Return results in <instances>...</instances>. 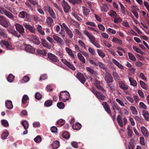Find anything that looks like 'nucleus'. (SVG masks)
Segmentation results:
<instances>
[{
	"mask_svg": "<svg viewBox=\"0 0 149 149\" xmlns=\"http://www.w3.org/2000/svg\"><path fill=\"white\" fill-rule=\"evenodd\" d=\"M70 98V94L66 91H62L60 93L59 100L61 101L65 102L68 100Z\"/></svg>",
	"mask_w": 149,
	"mask_h": 149,
	"instance_id": "obj_1",
	"label": "nucleus"
},
{
	"mask_svg": "<svg viewBox=\"0 0 149 149\" xmlns=\"http://www.w3.org/2000/svg\"><path fill=\"white\" fill-rule=\"evenodd\" d=\"M0 45L2 47H6L8 49L12 50L14 48V46L10 42L6 41L5 40H2L0 43Z\"/></svg>",
	"mask_w": 149,
	"mask_h": 149,
	"instance_id": "obj_2",
	"label": "nucleus"
},
{
	"mask_svg": "<svg viewBox=\"0 0 149 149\" xmlns=\"http://www.w3.org/2000/svg\"><path fill=\"white\" fill-rule=\"evenodd\" d=\"M44 10L45 11H48L50 15L53 19L56 18V14L53 9L49 5L45 6L44 7Z\"/></svg>",
	"mask_w": 149,
	"mask_h": 149,
	"instance_id": "obj_3",
	"label": "nucleus"
},
{
	"mask_svg": "<svg viewBox=\"0 0 149 149\" xmlns=\"http://www.w3.org/2000/svg\"><path fill=\"white\" fill-rule=\"evenodd\" d=\"M48 58L52 62L56 63V64L59 66L62 67V65L61 63H59L58 59L57 57L54 55L51 54L49 53L48 54Z\"/></svg>",
	"mask_w": 149,
	"mask_h": 149,
	"instance_id": "obj_4",
	"label": "nucleus"
},
{
	"mask_svg": "<svg viewBox=\"0 0 149 149\" xmlns=\"http://www.w3.org/2000/svg\"><path fill=\"white\" fill-rule=\"evenodd\" d=\"M84 33L86 36L89 39V41L92 44L96 41L95 37L86 30H84Z\"/></svg>",
	"mask_w": 149,
	"mask_h": 149,
	"instance_id": "obj_5",
	"label": "nucleus"
},
{
	"mask_svg": "<svg viewBox=\"0 0 149 149\" xmlns=\"http://www.w3.org/2000/svg\"><path fill=\"white\" fill-rule=\"evenodd\" d=\"M117 121L119 126L122 127L123 125H125L127 122V119L124 118L123 120L122 119V116L121 115H118L117 117Z\"/></svg>",
	"mask_w": 149,
	"mask_h": 149,
	"instance_id": "obj_6",
	"label": "nucleus"
},
{
	"mask_svg": "<svg viewBox=\"0 0 149 149\" xmlns=\"http://www.w3.org/2000/svg\"><path fill=\"white\" fill-rule=\"evenodd\" d=\"M10 23L3 16H0V24L3 26L7 28Z\"/></svg>",
	"mask_w": 149,
	"mask_h": 149,
	"instance_id": "obj_7",
	"label": "nucleus"
},
{
	"mask_svg": "<svg viewBox=\"0 0 149 149\" xmlns=\"http://www.w3.org/2000/svg\"><path fill=\"white\" fill-rule=\"evenodd\" d=\"M16 29L19 33L23 35L24 33V29L22 25L16 23L15 24Z\"/></svg>",
	"mask_w": 149,
	"mask_h": 149,
	"instance_id": "obj_8",
	"label": "nucleus"
},
{
	"mask_svg": "<svg viewBox=\"0 0 149 149\" xmlns=\"http://www.w3.org/2000/svg\"><path fill=\"white\" fill-rule=\"evenodd\" d=\"M29 39L30 41L32 42L34 44L39 45L40 43V42L39 41L37 38L35 36H30Z\"/></svg>",
	"mask_w": 149,
	"mask_h": 149,
	"instance_id": "obj_9",
	"label": "nucleus"
},
{
	"mask_svg": "<svg viewBox=\"0 0 149 149\" xmlns=\"http://www.w3.org/2000/svg\"><path fill=\"white\" fill-rule=\"evenodd\" d=\"M53 38L59 44L63 45L64 44V41L63 40L58 36L54 34L53 36Z\"/></svg>",
	"mask_w": 149,
	"mask_h": 149,
	"instance_id": "obj_10",
	"label": "nucleus"
},
{
	"mask_svg": "<svg viewBox=\"0 0 149 149\" xmlns=\"http://www.w3.org/2000/svg\"><path fill=\"white\" fill-rule=\"evenodd\" d=\"M62 6L64 9V11L65 13H68L70 10V7L67 2L64 0L62 2Z\"/></svg>",
	"mask_w": 149,
	"mask_h": 149,
	"instance_id": "obj_11",
	"label": "nucleus"
},
{
	"mask_svg": "<svg viewBox=\"0 0 149 149\" xmlns=\"http://www.w3.org/2000/svg\"><path fill=\"white\" fill-rule=\"evenodd\" d=\"M25 51L29 53L33 54L35 52L34 49L29 45H26L25 46Z\"/></svg>",
	"mask_w": 149,
	"mask_h": 149,
	"instance_id": "obj_12",
	"label": "nucleus"
},
{
	"mask_svg": "<svg viewBox=\"0 0 149 149\" xmlns=\"http://www.w3.org/2000/svg\"><path fill=\"white\" fill-rule=\"evenodd\" d=\"M104 79L107 83L111 82L113 81L112 76L108 72L105 73Z\"/></svg>",
	"mask_w": 149,
	"mask_h": 149,
	"instance_id": "obj_13",
	"label": "nucleus"
},
{
	"mask_svg": "<svg viewBox=\"0 0 149 149\" xmlns=\"http://www.w3.org/2000/svg\"><path fill=\"white\" fill-rule=\"evenodd\" d=\"M62 62L67 65L69 68L72 70H75V68L73 65L71 64L69 62L65 59H61Z\"/></svg>",
	"mask_w": 149,
	"mask_h": 149,
	"instance_id": "obj_14",
	"label": "nucleus"
},
{
	"mask_svg": "<svg viewBox=\"0 0 149 149\" xmlns=\"http://www.w3.org/2000/svg\"><path fill=\"white\" fill-rule=\"evenodd\" d=\"M76 77L82 84H84L85 82V78L84 77L83 74L79 72L78 73Z\"/></svg>",
	"mask_w": 149,
	"mask_h": 149,
	"instance_id": "obj_15",
	"label": "nucleus"
},
{
	"mask_svg": "<svg viewBox=\"0 0 149 149\" xmlns=\"http://www.w3.org/2000/svg\"><path fill=\"white\" fill-rule=\"evenodd\" d=\"M23 25L25 28L29 29L31 32L34 33L35 31V29L34 27L31 26L26 23H24Z\"/></svg>",
	"mask_w": 149,
	"mask_h": 149,
	"instance_id": "obj_16",
	"label": "nucleus"
},
{
	"mask_svg": "<svg viewBox=\"0 0 149 149\" xmlns=\"http://www.w3.org/2000/svg\"><path fill=\"white\" fill-rule=\"evenodd\" d=\"M19 16L21 18L25 19H28L29 17V15L26 12L22 11L19 14Z\"/></svg>",
	"mask_w": 149,
	"mask_h": 149,
	"instance_id": "obj_17",
	"label": "nucleus"
},
{
	"mask_svg": "<svg viewBox=\"0 0 149 149\" xmlns=\"http://www.w3.org/2000/svg\"><path fill=\"white\" fill-rule=\"evenodd\" d=\"M102 104L104 108L105 111L111 114V111L109 107V105L106 102H103L102 103Z\"/></svg>",
	"mask_w": 149,
	"mask_h": 149,
	"instance_id": "obj_18",
	"label": "nucleus"
},
{
	"mask_svg": "<svg viewBox=\"0 0 149 149\" xmlns=\"http://www.w3.org/2000/svg\"><path fill=\"white\" fill-rule=\"evenodd\" d=\"M119 83V86L121 89L124 90H127L128 89V86L125 84L123 81H120Z\"/></svg>",
	"mask_w": 149,
	"mask_h": 149,
	"instance_id": "obj_19",
	"label": "nucleus"
},
{
	"mask_svg": "<svg viewBox=\"0 0 149 149\" xmlns=\"http://www.w3.org/2000/svg\"><path fill=\"white\" fill-rule=\"evenodd\" d=\"M65 49L66 52L69 55V56L72 58H74V56L72 50L71 49L68 47H66Z\"/></svg>",
	"mask_w": 149,
	"mask_h": 149,
	"instance_id": "obj_20",
	"label": "nucleus"
},
{
	"mask_svg": "<svg viewBox=\"0 0 149 149\" xmlns=\"http://www.w3.org/2000/svg\"><path fill=\"white\" fill-rule=\"evenodd\" d=\"M112 61L113 64L116 65L119 69L121 70H123L124 69V67L121 64H120L118 61L116 59L113 58L112 59Z\"/></svg>",
	"mask_w": 149,
	"mask_h": 149,
	"instance_id": "obj_21",
	"label": "nucleus"
},
{
	"mask_svg": "<svg viewBox=\"0 0 149 149\" xmlns=\"http://www.w3.org/2000/svg\"><path fill=\"white\" fill-rule=\"evenodd\" d=\"M141 130L142 134L146 136H148L149 135V132L147 129L144 127L142 126L141 127Z\"/></svg>",
	"mask_w": 149,
	"mask_h": 149,
	"instance_id": "obj_22",
	"label": "nucleus"
},
{
	"mask_svg": "<svg viewBox=\"0 0 149 149\" xmlns=\"http://www.w3.org/2000/svg\"><path fill=\"white\" fill-rule=\"evenodd\" d=\"M52 146L53 149H57L60 146L59 142L58 141H55L53 142L52 144Z\"/></svg>",
	"mask_w": 149,
	"mask_h": 149,
	"instance_id": "obj_23",
	"label": "nucleus"
},
{
	"mask_svg": "<svg viewBox=\"0 0 149 149\" xmlns=\"http://www.w3.org/2000/svg\"><path fill=\"white\" fill-rule=\"evenodd\" d=\"M100 9L102 12H107L109 9L108 5L106 4H102L100 6Z\"/></svg>",
	"mask_w": 149,
	"mask_h": 149,
	"instance_id": "obj_24",
	"label": "nucleus"
},
{
	"mask_svg": "<svg viewBox=\"0 0 149 149\" xmlns=\"http://www.w3.org/2000/svg\"><path fill=\"white\" fill-rule=\"evenodd\" d=\"M132 128L130 126H128L127 128V133L128 136L130 138L132 137L133 132L132 130Z\"/></svg>",
	"mask_w": 149,
	"mask_h": 149,
	"instance_id": "obj_25",
	"label": "nucleus"
},
{
	"mask_svg": "<svg viewBox=\"0 0 149 149\" xmlns=\"http://www.w3.org/2000/svg\"><path fill=\"white\" fill-rule=\"evenodd\" d=\"M5 106L8 109H11L13 108V105L12 101L8 100L5 103Z\"/></svg>",
	"mask_w": 149,
	"mask_h": 149,
	"instance_id": "obj_26",
	"label": "nucleus"
},
{
	"mask_svg": "<svg viewBox=\"0 0 149 149\" xmlns=\"http://www.w3.org/2000/svg\"><path fill=\"white\" fill-rule=\"evenodd\" d=\"M142 114L146 120L149 121V113L148 111L143 110L142 111Z\"/></svg>",
	"mask_w": 149,
	"mask_h": 149,
	"instance_id": "obj_27",
	"label": "nucleus"
},
{
	"mask_svg": "<svg viewBox=\"0 0 149 149\" xmlns=\"http://www.w3.org/2000/svg\"><path fill=\"white\" fill-rule=\"evenodd\" d=\"M99 99L104 100L105 98V96L103 95L102 93L98 92L95 95Z\"/></svg>",
	"mask_w": 149,
	"mask_h": 149,
	"instance_id": "obj_28",
	"label": "nucleus"
},
{
	"mask_svg": "<svg viewBox=\"0 0 149 149\" xmlns=\"http://www.w3.org/2000/svg\"><path fill=\"white\" fill-rule=\"evenodd\" d=\"M129 80L131 85L133 86H136L137 85L136 81L135 80H134L132 78L129 77Z\"/></svg>",
	"mask_w": 149,
	"mask_h": 149,
	"instance_id": "obj_29",
	"label": "nucleus"
},
{
	"mask_svg": "<svg viewBox=\"0 0 149 149\" xmlns=\"http://www.w3.org/2000/svg\"><path fill=\"white\" fill-rule=\"evenodd\" d=\"M77 56L79 60L83 63H86V60L84 57L80 53H78L77 54Z\"/></svg>",
	"mask_w": 149,
	"mask_h": 149,
	"instance_id": "obj_30",
	"label": "nucleus"
},
{
	"mask_svg": "<svg viewBox=\"0 0 149 149\" xmlns=\"http://www.w3.org/2000/svg\"><path fill=\"white\" fill-rule=\"evenodd\" d=\"M90 12V10L89 9L84 6L82 7V12L84 15H88Z\"/></svg>",
	"mask_w": 149,
	"mask_h": 149,
	"instance_id": "obj_31",
	"label": "nucleus"
},
{
	"mask_svg": "<svg viewBox=\"0 0 149 149\" xmlns=\"http://www.w3.org/2000/svg\"><path fill=\"white\" fill-rule=\"evenodd\" d=\"M9 132L7 130H5L1 135V139H5L9 135Z\"/></svg>",
	"mask_w": 149,
	"mask_h": 149,
	"instance_id": "obj_32",
	"label": "nucleus"
},
{
	"mask_svg": "<svg viewBox=\"0 0 149 149\" xmlns=\"http://www.w3.org/2000/svg\"><path fill=\"white\" fill-rule=\"evenodd\" d=\"M130 109L133 114L137 115L138 114V111L135 107L133 106H131L130 107Z\"/></svg>",
	"mask_w": 149,
	"mask_h": 149,
	"instance_id": "obj_33",
	"label": "nucleus"
},
{
	"mask_svg": "<svg viewBox=\"0 0 149 149\" xmlns=\"http://www.w3.org/2000/svg\"><path fill=\"white\" fill-rule=\"evenodd\" d=\"M81 125L78 123H77L75 124L72 125V128L74 130H79L81 127Z\"/></svg>",
	"mask_w": 149,
	"mask_h": 149,
	"instance_id": "obj_34",
	"label": "nucleus"
},
{
	"mask_svg": "<svg viewBox=\"0 0 149 149\" xmlns=\"http://www.w3.org/2000/svg\"><path fill=\"white\" fill-rule=\"evenodd\" d=\"M133 49L134 51L137 53H139L142 55H144L145 54L144 52L141 50L139 48L133 46Z\"/></svg>",
	"mask_w": 149,
	"mask_h": 149,
	"instance_id": "obj_35",
	"label": "nucleus"
},
{
	"mask_svg": "<svg viewBox=\"0 0 149 149\" xmlns=\"http://www.w3.org/2000/svg\"><path fill=\"white\" fill-rule=\"evenodd\" d=\"M0 36L3 38L7 37L5 31L1 28H0Z\"/></svg>",
	"mask_w": 149,
	"mask_h": 149,
	"instance_id": "obj_36",
	"label": "nucleus"
},
{
	"mask_svg": "<svg viewBox=\"0 0 149 149\" xmlns=\"http://www.w3.org/2000/svg\"><path fill=\"white\" fill-rule=\"evenodd\" d=\"M112 41L113 42H115L116 43L121 44H122V41L116 37L113 38L112 40Z\"/></svg>",
	"mask_w": 149,
	"mask_h": 149,
	"instance_id": "obj_37",
	"label": "nucleus"
},
{
	"mask_svg": "<svg viewBox=\"0 0 149 149\" xmlns=\"http://www.w3.org/2000/svg\"><path fill=\"white\" fill-rule=\"evenodd\" d=\"M63 137L65 139H68L70 137V135L69 132L67 131H65L62 134Z\"/></svg>",
	"mask_w": 149,
	"mask_h": 149,
	"instance_id": "obj_38",
	"label": "nucleus"
},
{
	"mask_svg": "<svg viewBox=\"0 0 149 149\" xmlns=\"http://www.w3.org/2000/svg\"><path fill=\"white\" fill-rule=\"evenodd\" d=\"M47 24L49 26H51L54 20L50 17H48L46 20Z\"/></svg>",
	"mask_w": 149,
	"mask_h": 149,
	"instance_id": "obj_39",
	"label": "nucleus"
},
{
	"mask_svg": "<svg viewBox=\"0 0 149 149\" xmlns=\"http://www.w3.org/2000/svg\"><path fill=\"white\" fill-rule=\"evenodd\" d=\"M8 30L9 32L13 35L16 37L19 38L20 36V35L19 34H18L17 32L15 30Z\"/></svg>",
	"mask_w": 149,
	"mask_h": 149,
	"instance_id": "obj_40",
	"label": "nucleus"
},
{
	"mask_svg": "<svg viewBox=\"0 0 149 149\" xmlns=\"http://www.w3.org/2000/svg\"><path fill=\"white\" fill-rule=\"evenodd\" d=\"M21 124L24 127L25 129H27L29 127V124L28 122L24 120L22 121Z\"/></svg>",
	"mask_w": 149,
	"mask_h": 149,
	"instance_id": "obj_41",
	"label": "nucleus"
},
{
	"mask_svg": "<svg viewBox=\"0 0 149 149\" xmlns=\"http://www.w3.org/2000/svg\"><path fill=\"white\" fill-rule=\"evenodd\" d=\"M97 51L98 55L101 58H103L105 56V54L101 50L98 49Z\"/></svg>",
	"mask_w": 149,
	"mask_h": 149,
	"instance_id": "obj_42",
	"label": "nucleus"
},
{
	"mask_svg": "<svg viewBox=\"0 0 149 149\" xmlns=\"http://www.w3.org/2000/svg\"><path fill=\"white\" fill-rule=\"evenodd\" d=\"M29 80V77L27 76L24 77L21 80V82L22 83H25L28 82Z\"/></svg>",
	"mask_w": 149,
	"mask_h": 149,
	"instance_id": "obj_43",
	"label": "nucleus"
},
{
	"mask_svg": "<svg viewBox=\"0 0 149 149\" xmlns=\"http://www.w3.org/2000/svg\"><path fill=\"white\" fill-rule=\"evenodd\" d=\"M140 84L141 87L142 88H143L145 89V90H147V86L146 84L145 83L142 81H140Z\"/></svg>",
	"mask_w": 149,
	"mask_h": 149,
	"instance_id": "obj_44",
	"label": "nucleus"
},
{
	"mask_svg": "<svg viewBox=\"0 0 149 149\" xmlns=\"http://www.w3.org/2000/svg\"><path fill=\"white\" fill-rule=\"evenodd\" d=\"M109 15L113 18H114L117 17L118 15L113 10H111L109 13Z\"/></svg>",
	"mask_w": 149,
	"mask_h": 149,
	"instance_id": "obj_45",
	"label": "nucleus"
},
{
	"mask_svg": "<svg viewBox=\"0 0 149 149\" xmlns=\"http://www.w3.org/2000/svg\"><path fill=\"white\" fill-rule=\"evenodd\" d=\"M14 78V77L11 74H10L7 78V80L9 82H12Z\"/></svg>",
	"mask_w": 149,
	"mask_h": 149,
	"instance_id": "obj_46",
	"label": "nucleus"
},
{
	"mask_svg": "<svg viewBox=\"0 0 149 149\" xmlns=\"http://www.w3.org/2000/svg\"><path fill=\"white\" fill-rule=\"evenodd\" d=\"M78 42L79 44L81 46L83 47L84 49H86V45L85 44L84 42L82 40H78Z\"/></svg>",
	"mask_w": 149,
	"mask_h": 149,
	"instance_id": "obj_47",
	"label": "nucleus"
},
{
	"mask_svg": "<svg viewBox=\"0 0 149 149\" xmlns=\"http://www.w3.org/2000/svg\"><path fill=\"white\" fill-rule=\"evenodd\" d=\"M37 29L38 31L42 35H44L45 34L44 32L42 30V27L40 25L37 26Z\"/></svg>",
	"mask_w": 149,
	"mask_h": 149,
	"instance_id": "obj_48",
	"label": "nucleus"
},
{
	"mask_svg": "<svg viewBox=\"0 0 149 149\" xmlns=\"http://www.w3.org/2000/svg\"><path fill=\"white\" fill-rule=\"evenodd\" d=\"M70 3L73 4L79 3L81 2L82 0H68Z\"/></svg>",
	"mask_w": 149,
	"mask_h": 149,
	"instance_id": "obj_49",
	"label": "nucleus"
},
{
	"mask_svg": "<svg viewBox=\"0 0 149 149\" xmlns=\"http://www.w3.org/2000/svg\"><path fill=\"white\" fill-rule=\"evenodd\" d=\"M29 99V97L26 95H24L22 99V103L23 104H24L26 102V101L27 100Z\"/></svg>",
	"mask_w": 149,
	"mask_h": 149,
	"instance_id": "obj_50",
	"label": "nucleus"
},
{
	"mask_svg": "<svg viewBox=\"0 0 149 149\" xmlns=\"http://www.w3.org/2000/svg\"><path fill=\"white\" fill-rule=\"evenodd\" d=\"M128 56L129 59L132 61H135L136 60V58L132 54L130 53H128Z\"/></svg>",
	"mask_w": 149,
	"mask_h": 149,
	"instance_id": "obj_51",
	"label": "nucleus"
},
{
	"mask_svg": "<svg viewBox=\"0 0 149 149\" xmlns=\"http://www.w3.org/2000/svg\"><path fill=\"white\" fill-rule=\"evenodd\" d=\"M2 125L6 127H7L9 126V124L8 122L5 120H2L1 121Z\"/></svg>",
	"mask_w": 149,
	"mask_h": 149,
	"instance_id": "obj_52",
	"label": "nucleus"
},
{
	"mask_svg": "<svg viewBox=\"0 0 149 149\" xmlns=\"http://www.w3.org/2000/svg\"><path fill=\"white\" fill-rule=\"evenodd\" d=\"M96 87L98 89L102 91H105L104 88L100 86V82L99 81H97L96 83L95 84Z\"/></svg>",
	"mask_w": 149,
	"mask_h": 149,
	"instance_id": "obj_53",
	"label": "nucleus"
},
{
	"mask_svg": "<svg viewBox=\"0 0 149 149\" xmlns=\"http://www.w3.org/2000/svg\"><path fill=\"white\" fill-rule=\"evenodd\" d=\"M34 141L37 143H40L41 140V137L39 136H37L34 139Z\"/></svg>",
	"mask_w": 149,
	"mask_h": 149,
	"instance_id": "obj_54",
	"label": "nucleus"
},
{
	"mask_svg": "<svg viewBox=\"0 0 149 149\" xmlns=\"http://www.w3.org/2000/svg\"><path fill=\"white\" fill-rule=\"evenodd\" d=\"M130 8H131V10L132 12L137 11L139 10V9L137 8L136 6H135L134 5L131 6Z\"/></svg>",
	"mask_w": 149,
	"mask_h": 149,
	"instance_id": "obj_55",
	"label": "nucleus"
},
{
	"mask_svg": "<svg viewBox=\"0 0 149 149\" xmlns=\"http://www.w3.org/2000/svg\"><path fill=\"white\" fill-rule=\"evenodd\" d=\"M6 16L11 19H13L14 16L13 15L7 11L5 14Z\"/></svg>",
	"mask_w": 149,
	"mask_h": 149,
	"instance_id": "obj_56",
	"label": "nucleus"
},
{
	"mask_svg": "<svg viewBox=\"0 0 149 149\" xmlns=\"http://www.w3.org/2000/svg\"><path fill=\"white\" fill-rule=\"evenodd\" d=\"M139 107L140 108L143 109H147V107L145 104L143 102H141L139 104Z\"/></svg>",
	"mask_w": 149,
	"mask_h": 149,
	"instance_id": "obj_57",
	"label": "nucleus"
},
{
	"mask_svg": "<svg viewBox=\"0 0 149 149\" xmlns=\"http://www.w3.org/2000/svg\"><path fill=\"white\" fill-rule=\"evenodd\" d=\"M52 104V101L51 100H49L46 101L45 103V105L46 107H49Z\"/></svg>",
	"mask_w": 149,
	"mask_h": 149,
	"instance_id": "obj_58",
	"label": "nucleus"
},
{
	"mask_svg": "<svg viewBox=\"0 0 149 149\" xmlns=\"http://www.w3.org/2000/svg\"><path fill=\"white\" fill-rule=\"evenodd\" d=\"M57 106L60 109H63L65 107V104L62 102H59L57 103Z\"/></svg>",
	"mask_w": 149,
	"mask_h": 149,
	"instance_id": "obj_59",
	"label": "nucleus"
},
{
	"mask_svg": "<svg viewBox=\"0 0 149 149\" xmlns=\"http://www.w3.org/2000/svg\"><path fill=\"white\" fill-rule=\"evenodd\" d=\"M122 21V19L120 17H115L114 20V22L116 23H120Z\"/></svg>",
	"mask_w": 149,
	"mask_h": 149,
	"instance_id": "obj_60",
	"label": "nucleus"
},
{
	"mask_svg": "<svg viewBox=\"0 0 149 149\" xmlns=\"http://www.w3.org/2000/svg\"><path fill=\"white\" fill-rule=\"evenodd\" d=\"M57 123L59 126H61L65 123V122L64 120L61 119L58 120Z\"/></svg>",
	"mask_w": 149,
	"mask_h": 149,
	"instance_id": "obj_61",
	"label": "nucleus"
},
{
	"mask_svg": "<svg viewBox=\"0 0 149 149\" xmlns=\"http://www.w3.org/2000/svg\"><path fill=\"white\" fill-rule=\"evenodd\" d=\"M42 42L44 46L47 48L49 47V45L46 40L45 39H42Z\"/></svg>",
	"mask_w": 149,
	"mask_h": 149,
	"instance_id": "obj_62",
	"label": "nucleus"
},
{
	"mask_svg": "<svg viewBox=\"0 0 149 149\" xmlns=\"http://www.w3.org/2000/svg\"><path fill=\"white\" fill-rule=\"evenodd\" d=\"M65 31L68 34L69 38H72L73 36V34L72 32L69 29Z\"/></svg>",
	"mask_w": 149,
	"mask_h": 149,
	"instance_id": "obj_63",
	"label": "nucleus"
},
{
	"mask_svg": "<svg viewBox=\"0 0 149 149\" xmlns=\"http://www.w3.org/2000/svg\"><path fill=\"white\" fill-rule=\"evenodd\" d=\"M143 4L144 6L149 12V3L146 1H144L143 2Z\"/></svg>",
	"mask_w": 149,
	"mask_h": 149,
	"instance_id": "obj_64",
	"label": "nucleus"
}]
</instances>
